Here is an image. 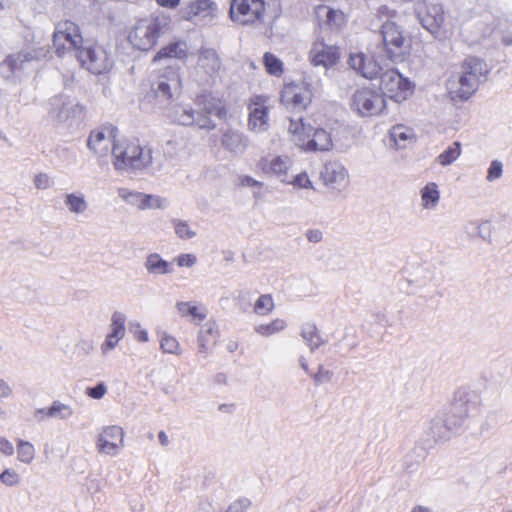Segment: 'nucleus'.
Masks as SVG:
<instances>
[{"instance_id":"obj_1","label":"nucleus","mask_w":512,"mask_h":512,"mask_svg":"<svg viewBox=\"0 0 512 512\" xmlns=\"http://www.w3.org/2000/svg\"><path fill=\"white\" fill-rule=\"evenodd\" d=\"M152 149L138 140H120L112 148V165L119 173L139 172L152 164Z\"/></svg>"},{"instance_id":"obj_2","label":"nucleus","mask_w":512,"mask_h":512,"mask_svg":"<svg viewBox=\"0 0 512 512\" xmlns=\"http://www.w3.org/2000/svg\"><path fill=\"white\" fill-rule=\"evenodd\" d=\"M350 109L360 117H373L386 108L384 95L371 87L357 88L349 101Z\"/></svg>"},{"instance_id":"obj_3","label":"nucleus","mask_w":512,"mask_h":512,"mask_svg":"<svg viewBox=\"0 0 512 512\" xmlns=\"http://www.w3.org/2000/svg\"><path fill=\"white\" fill-rule=\"evenodd\" d=\"M383 50L393 62H403L409 49V40L401 26L394 21H385L380 28Z\"/></svg>"},{"instance_id":"obj_4","label":"nucleus","mask_w":512,"mask_h":512,"mask_svg":"<svg viewBox=\"0 0 512 512\" xmlns=\"http://www.w3.org/2000/svg\"><path fill=\"white\" fill-rule=\"evenodd\" d=\"M165 19L146 18L137 21L129 33V41L134 48L148 51L157 43L160 33L166 26Z\"/></svg>"},{"instance_id":"obj_5","label":"nucleus","mask_w":512,"mask_h":512,"mask_svg":"<svg viewBox=\"0 0 512 512\" xmlns=\"http://www.w3.org/2000/svg\"><path fill=\"white\" fill-rule=\"evenodd\" d=\"M265 3L263 0H232L229 9L230 19L242 26L258 25L263 22Z\"/></svg>"},{"instance_id":"obj_6","label":"nucleus","mask_w":512,"mask_h":512,"mask_svg":"<svg viewBox=\"0 0 512 512\" xmlns=\"http://www.w3.org/2000/svg\"><path fill=\"white\" fill-rule=\"evenodd\" d=\"M85 42L77 24L69 20L57 23L53 35V46L57 55L61 56L70 51L76 54Z\"/></svg>"},{"instance_id":"obj_7","label":"nucleus","mask_w":512,"mask_h":512,"mask_svg":"<svg viewBox=\"0 0 512 512\" xmlns=\"http://www.w3.org/2000/svg\"><path fill=\"white\" fill-rule=\"evenodd\" d=\"M75 56L80 65L93 74H101L112 65L107 51L99 44L89 41L83 44Z\"/></svg>"},{"instance_id":"obj_8","label":"nucleus","mask_w":512,"mask_h":512,"mask_svg":"<svg viewBox=\"0 0 512 512\" xmlns=\"http://www.w3.org/2000/svg\"><path fill=\"white\" fill-rule=\"evenodd\" d=\"M221 66L222 62L216 50L202 47L198 51L193 77L200 85L208 84L218 74Z\"/></svg>"},{"instance_id":"obj_9","label":"nucleus","mask_w":512,"mask_h":512,"mask_svg":"<svg viewBox=\"0 0 512 512\" xmlns=\"http://www.w3.org/2000/svg\"><path fill=\"white\" fill-rule=\"evenodd\" d=\"M380 87L383 95L386 94L396 102L406 100L413 89L411 82L395 69H389L380 74Z\"/></svg>"},{"instance_id":"obj_10","label":"nucleus","mask_w":512,"mask_h":512,"mask_svg":"<svg viewBox=\"0 0 512 512\" xmlns=\"http://www.w3.org/2000/svg\"><path fill=\"white\" fill-rule=\"evenodd\" d=\"M124 430L116 425L102 428L96 438V449L100 454L115 457L124 447Z\"/></svg>"},{"instance_id":"obj_11","label":"nucleus","mask_w":512,"mask_h":512,"mask_svg":"<svg viewBox=\"0 0 512 512\" xmlns=\"http://www.w3.org/2000/svg\"><path fill=\"white\" fill-rule=\"evenodd\" d=\"M271 105L269 98L256 95L250 99L248 106L249 118L248 128L255 133H262L269 129V112Z\"/></svg>"},{"instance_id":"obj_12","label":"nucleus","mask_w":512,"mask_h":512,"mask_svg":"<svg viewBox=\"0 0 512 512\" xmlns=\"http://www.w3.org/2000/svg\"><path fill=\"white\" fill-rule=\"evenodd\" d=\"M180 87L179 68L173 66H167L166 70L153 83V91L161 104L168 102L174 93L180 90Z\"/></svg>"},{"instance_id":"obj_13","label":"nucleus","mask_w":512,"mask_h":512,"mask_svg":"<svg viewBox=\"0 0 512 512\" xmlns=\"http://www.w3.org/2000/svg\"><path fill=\"white\" fill-rule=\"evenodd\" d=\"M281 103L294 111H303L311 103L312 91L308 85L287 84L283 87L280 97Z\"/></svg>"},{"instance_id":"obj_14","label":"nucleus","mask_w":512,"mask_h":512,"mask_svg":"<svg viewBox=\"0 0 512 512\" xmlns=\"http://www.w3.org/2000/svg\"><path fill=\"white\" fill-rule=\"evenodd\" d=\"M116 129L113 126H104L90 132L87 139L88 149L98 158L112 154V148L117 141Z\"/></svg>"},{"instance_id":"obj_15","label":"nucleus","mask_w":512,"mask_h":512,"mask_svg":"<svg viewBox=\"0 0 512 512\" xmlns=\"http://www.w3.org/2000/svg\"><path fill=\"white\" fill-rule=\"evenodd\" d=\"M320 178L325 187L342 191L349 184V175L345 166L339 161H328L323 165Z\"/></svg>"},{"instance_id":"obj_16","label":"nucleus","mask_w":512,"mask_h":512,"mask_svg":"<svg viewBox=\"0 0 512 512\" xmlns=\"http://www.w3.org/2000/svg\"><path fill=\"white\" fill-rule=\"evenodd\" d=\"M170 117L180 125H196L201 129H213L216 125L206 115H202L199 110L193 109L189 105H177L173 108Z\"/></svg>"},{"instance_id":"obj_17","label":"nucleus","mask_w":512,"mask_h":512,"mask_svg":"<svg viewBox=\"0 0 512 512\" xmlns=\"http://www.w3.org/2000/svg\"><path fill=\"white\" fill-rule=\"evenodd\" d=\"M183 17L188 21L211 23L217 16L218 6L212 0H193L182 9Z\"/></svg>"},{"instance_id":"obj_18","label":"nucleus","mask_w":512,"mask_h":512,"mask_svg":"<svg viewBox=\"0 0 512 512\" xmlns=\"http://www.w3.org/2000/svg\"><path fill=\"white\" fill-rule=\"evenodd\" d=\"M478 86L474 78H470L462 70L447 81L448 93L452 100H467L476 92Z\"/></svg>"},{"instance_id":"obj_19","label":"nucleus","mask_w":512,"mask_h":512,"mask_svg":"<svg viewBox=\"0 0 512 512\" xmlns=\"http://www.w3.org/2000/svg\"><path fill=\"white\" fill-rule=\"evenodd\" d=\"M309 58L314 66L329 68L338 62L340 53L336 46L328 45L322 40H317L312 44Z\"/></svg>"},{"instance_id":"obj_20","label":"nucleus","mask_w":512,"mask_h":512,"mask_svg":"<svg viewBox=\"0 0 512 512\" xmlns=\"http://www.w3.org/2000/svg\"><path fill=\"white\" fill-rule=\"evenodd\" d=\"M480 403L481 398L476 391L460 388L455 394L452 407L470 418L478 410Z\"/></svg>"},{"instance_id":"obj_21","label":"nucleus","mask_w":512,"mask_h":512,"mask_svg":"<svg viewBox=\"0 0 512 512\" xmlns=\"http://www.w3.org/2000/svg\"><path fill=\"white\" fill-rule=\"evenodd\" d=\"M287 131L290 135L291 141L301 150L305 152L306 144L313 127L310 124H305L301 117L290 118L287 126Z\"/></svg>"},{"instance_id":"obj_22","label":"nucleus","mask_w":512,"mask_h":512,"mask_svg":"<svg viewBox=\"0 0 512 512\" xmlns=\"http://www.w3.org/2000/svg\"><path fill=\"white\" fill-rule=\"evenodd\" d=\"M220 143L223 148L234 155L242 154L247 148L246 137L234 129L223 130Z\"/></svg>"},{"instance_id":"obj_23","label":"nucleus","mask_w":512,"mask_h":512,"mask_svg":"<svg viewBox=\"0 0 512 512\" xmlns=\"http://www.w3.org/2000/svg\"><path fill=\"white\" fill-rule=\"evenodd\" d=\"M63 204L67 212L74 216H85L89 211V201L80 191L65 193Z\"/></svg>"},{"instance_id":"obj_24","label":"nucleus","mask_w":512,"mask_h":512,"mask_svg":"<svg viewBox=\"0 0 512 512\" xmlns=\"http://www.w3.org/2000/svg\"><path fill=\"white\" fill-rule=\"evenodd\" d=\"M333 141L330 133L323 128L314 129L306 144L305 152H327L332 150Z\"/></svg>"},{"instance_id":"obj_25","label":"nucleus","mask_w":512,"mask_h":512,"mask_svg":"<svg viewBox=\"0 0 512 512\" xmlns=\"http://www.w3.org/2000/svg\"><path fill=\"white\" fill-rule=\"evenodd\" d=\"M143 266L148 274L153 276H163L174 272L172 263L164 260L158 253L148 254Z\"/></svg>"},{"instance_id":"obj_26","label":"nucleus","mask_w":512,"mask_h":512,"mask_svg":"<svg viewBox=\"0 0 512 512\" xmlns=\"http://www.w3.org/2000/svg\"><path fill=\"white\" fill-rule=\"evenodd\" d=\"M293 161L289 156H276L266 161L263 170L280 178L282 182H287L288 171L292 167Z\"/></svg>"},{"instance_id":"obj_27","label":"nucleus","mask_w":512,"mask_h":512,"mask_svg":"<svg viewBox=\"0 0 512 512\" xmlns=\"http://www.w3.org/2000/svg\"><path fill=\"white\" fill-rule=\"evenodd\" d=\"M422 26L431 33H436L444 21L443 9L440 5H431L425 13L419 14Z\"/></svg>"},{"instance_id":"obj_28","label":"nucleus","mask_w":512,"mask_h":512,"mask_svg":"<svg viewBox=\"0 0 512 512\" xmlns=\"http://www.w3.org/2000/svg\"><path fill=\"white\" fill-rule=\"evenodd\" d=\"M217 336V325L211 321L206 322L197 336L198 352L206 357L210 346L215 343Z\"/></svg>"},{"instance_id":"obj_29","label":"nucleus","mask_w":512,"mask_h":512,"mask_svg":"<svg viewBox=\"0 0 512 512\" xmlns=\"http://www.w3.org/2000/svg\"><path fill=\"white\" fill-rule=\"evenodd\" d=\"M390 141L397 149H404L414 142L415 134L412 128L398 124L391 127L389 131Z\"/></svg>"},{"instance_id":"obj_30","label":"nucleus","mask_w":512,"mask_h":512,"mask_svg":"<svg viewBox=\"0 0 512 512\" xmlns=\"http://www.w3.org/2000/svg\"><path fill=\"white\" fill-rule=\"evenodd\" d=\"M461 69L470 78H474L478 85L481 81L485 80L488 73L486 63L477 57H467L462 63Z\"/></svg>"},{"instance_id":"obj_31","label":"nucleus","mask_w":512,"mask_h":512,"mask_svg":"<svg viewBox=\"0 0 512 512\" xmlns=\"http://www.w3.org/2000/svg\"><path fill=\"white\" fill-rule=\"evenodd\" d=\"M188 46L184 41H177L170 43L161 48L154 56V62H159L165 59H184L187 55Z\"/></svg>"},{"instance_id":"obj_32","label":"nucleus","mask_w":512,"mask_h":512,"mask_svg":"<svg viewBox=\"0 0 512 512\" xmlns=\"http://www.w3.org/2000/svg\"><path fill=\"white\" fill-rule=\"evenodd\" d=\"M420 206L423 210H435L440 202L439 187L435 182H429L420 189Z\"/></svg>"},{"instance_id":"obj_33","label":"nucleus","mask_w":512,"mask_h":512,"mask_svg":"<svg viewBox=\"0 0 512 512\" xmlns=\"http://www.w3.org/2000/svg\"><path fill=\"white\" fill-rule=\"evenodd\" d=\"M301 337L311 351L318 349L325 343L314 323H304L301 327Z\"/></svg>"},{"instance_id":"obj_34","label":"nucleus","mask_w":512,"mask_h":512,"mask_svg":"<svg viewBox=\"0 0 512 512\" xmlns=\"http://www.w3.org/2000/svg\"><path fill=\"white\" fill-rule=\"evenodd\" d=\"M176 309L181 317H191L192 320L199 322L206 318L204 307L193 302L179 301L176 303Z\"/></svg>"},{"instance_id":"obj_35","label":"nucleus","mask_w":512,"mask_h":512,"mask_svg":"<svg viewBox=\"0 0 512 512\" xmlns=\"http://www.w3.org/2000/svg\"><path fill=\"white\" fill-rule=\"evenodd\" d=\"M34 59L35 55L32 51H20L9 55L6 58L5 63L11 71L15 72L24 69L26 64L30 63Z\"/></svg>"},{"instance_id":"obj_36","label":"nucleus","mask_w":512,"mask_h":512,"mask_svg":"<svg viewBox=\"0 0 512 512\" xmlns=\"http://www.w3.org/2000/svg\"><path fill=\"white\" fill-rule=\"evenodd\" d=\"M17 460L25 465H30L36 456L34 445L26 440L18 439L16 445Z\"/></svg>"},{"instance_id":"obj_37","label":"nucleus","mask_w":512,"mask_h":512,"mask_svg":"<svg viewBox=\"0 0 512 512\" xmlns=\"http://www.w3.org/2000/svg\"><path fill=\"white\" fill-rule=\"evenodd\" d=\"M160 349L165 354H171L180 356L183 353V349L176 337L166 332L160 334Z\"/></svg>"},{"instance_id":"obj_38","label":"nucleus","mask_w":512,"mask_h":512,"mask_svg":"<svg viewBox=\"0 0 512 512\" xmlns=\"http://www.w3.org/2000/svg\"><path fill=\"white\" fill-rule=\"evenodd\" d=\"M468 418L469 417L467 415L458 412L454 407L451 406L450 412L444 420L452 435H456L463 430L465 422Z\"/></svg>"},{"instance_id":"obj_39","label":"nucleus","mask_w":512,"mask_h":512,"mask_svg":"<svg viewBox=\"0 0 512 512\" xmlns=\"http://www.w3.org/2000/svg\"><path fill=\"white\" fill-rule=\"evenodd\" d=\"M430 433L435 440L446 441L453 435L448 429L445 420L441 417L434 418L430 424Z\"/></svg>"},{"instance_id":"obj_40","label":"nucleus","mask_w":512,"mask_h":512,"mask_svg":"<svg viewBox=\"0 0 512 512\" xmlns=\"http://www.w3.org/2000/svg\"><path fill=\"white\" fill-rule=\"evenodd\" d=\"M199 111L202 112V115H206L209 118L211 116L221 118L223 115H225V107L222 101L213 97L206 98L203 104V108Z\"/></svg>"},{"instance_id":"obj_41","label":"nucleus","mask_w":512,"mask_h":512,"mask_svg":"<svg viewBox=\"0 0 512 512\" xmlns=\"http://www.w3.org/2000/svg\"><path fill=\"white\" fill-rule=\"evenodd\" d=\"M286 321L283 319H275L268 324H261L255 326L254 330L257 334L263 337H270L283 331L286 328Z\"/></svg>"},{"instance_id":"obj_42","label":"nucleus","mask_w":512,"mask_h":512,"mask_svg":"<svg viewBox=\"0 0 512 512\" xmlns=\"http://www.w3.org/2000/svg\"><path fill=\"white\" fill-rule=\"evenodd\" d=\"M74 414L73 408L66 403L55 400L51 404V419L65 421L70 419Z\"/></svg>"},{"instance_id":"obj_43","label":"nucleus","mask_w":512,"mask_h":512,"mask_svg":"<svg viewBox=\"0 0 512 512\" xmlns=\"http://www.w3.org/2000/svg\"><path fill=\"white\" fill-rule=\"evenodd\" d=\"M460 155L461 143L456 141L437 157V162L441 166H448L455 162L460 157Z\"/></svg>"},{"instance_id":"obj_44","label":"nucleus","mask_w":512,"mask_h":512,"mask_svg":"<svg viewBox=\"0 0 512 512\" xmlns=\"http://www.w3.org/2000/svg\"><path fill=\"white\" fill-rule=\"evenodd\" d=\"M126 316L123 312L115 311L111 316L110 331L108 334L124 338L126 334Z\"/></svg>"},{"instance_id":"obj_45","label":"nucleus","mask_w":512,"mask_h":512,"mask_svg":"<svg viewBox=\"0 0 512 512\" xmlns=\"http://www.w3.org/2000/svg\"><path fill=\"white\" fill-rule=\"evenodd\" d=\"M21 482V474L13 467H6L0 473V483L7 488L18 487Z\"/></svg>"},{"instance_id":"obj_46","label":"nucleus","mask_w":512,"mask_h":512,"mask_svg":"<svg viewBox=\"0 0 512 512\" xmlns=\"http://www.w3.org/2000/svg\"><path fill=\"white\" fill-rule=\"evenodd\" d=\"M117 194L122 200H124L129 205L135 206L138 209L142 210L144 193L132 191L127 188H119L117 190Z\"/></svg>"},{"instance_id":"obj_47","label":"nucleus","mask_w":512,"mask_h":512,"mask_svg":"<svg viewBox=\"0 0 512 512\" xmlns=\"http://www.w3.org/2000/svg\"><path fill=\"white\" fill-rule=\"evenodd\" d=\"M168 205H169V201L167 198H164V197H161L158 195L144 193L142 210L166 209L168 207Z\"/></svg>"},{"instance_id":"obj_48","label":"nucleus","mask_w":512,"mask_h":512,"mask_svg":"<svg viewBox=\"0 0 512 512\" xmlns=\"http://www.w3.org/2000/svg\"><path fill=\"white\" fill-rule=\"evenodd\" d=\"M274 308L273 298L269 294L261 295L254 304V313L257 315H268Z\"/></svg>"},{"instance_id":"obj_49","label":"nucleus","mask_w":512,"mask_h":512,"mask_svg":"<svg viewBox=\"0 0 512 512\" xmlns=\"http://www.w3.org/2000/svg\"><path fill=\"white\" fill-rule=\"evenodd\" d=\"M172 225L177 237L183 240H190L195 237L196 232L190 227L187 221L174 219Z\"/></svg>"},{"instance_id":"obj_50","label":"nucleus","mask_w":512,"mask_h":512,"mask_svg":"<svg viewBox=\"0 0 512 512\" xmlns=\"http://www.w3.org/2000/svg\"><path fill=\"white\" fill-rule=\"evenodd\" d=\"M267 72L274 76H280L283 72L282 61L271 53H265L263 57Z\"/></svg>"},{"instance_id":"obj_51","label":"nucleus","mask_w":512,"mask_h":512,"mask_svg":"<svg viewBox=\"0 0 512 512\" xmlns=\"http://www.w3.org/2000/svg\"><path fill=\"white\" fill-rule=\"evenodd\" d=\"M380 69V66L375 60L367 58L358 73L364 78L373 79L379 74Z\"/></svg>"},{"instance_id":"obj_52","label":"nucleus","mask_w":512,"mask_h":512,"mask_svg":"<svg viewBox=\"0 0 512 512\" xmlns=\"http://www.w3.org/2000/svg\"><path fill=\"white\" fill-rule=\"evenodd\" d=\"M503 163L499 160H493L487 171V181L493 182L502 177Z\"/></svg>"},{"instance_id":"obj_53","label":"nucleus","mask_w":512,"mask_h":512,"mask_svg":"<svg viewBox=\"0 0 512 512\" xmlns=\"http://www.w3.org/2000/svg\"><path fill=\"white\" fill-rule=\"evenodd\" d=\"M286 183L292 184L294 187L299 189H313L312 182L305 172L299 173L298 175L293 177L292 180L287 179Z\"/></svg>"},{"instance_id":"obj_54","label":"nucleus","mask_w":512,"mask_h":512,"mask_svg":"<svg viewBox=\"0 0 512 512\" xmlns=\"http://www.w3.org/2000/svg\"><path fill=\"white\" fill-rule=\"evenodd\" d=\"M33 184L39 190H46L53 185V181L48 174L38 173L34 176Z\"/></svg>"},{"instance_id":"obj_55","label":"nucleus","mask_w":512,"mask_h":512,"mask_svg":"<svg viewBox=\"0 0 512 512\" xmlns=\"http://www.w3.org/2000/svg\"><path fill=\"white\" fill-rule=\"evenodd\" d=\"M130 331L138 342L149 341L148 331L144 329L140 323H131Z\"/></svg>"},{"instance_id":"obj_56","label":"nucleus","mask_w":512,"mask_h":512,"mask_svg":"<svg viewBox=\"0 0 512 512\" xmlns=\"http://www.w3.org/2000/svg\"><path fill=\"white\" fill-rule=\"evenodd\" d=\"M174 260L177 266L186 268H191L197 263V257L191 253L180 254Z\"/></svg>"},{"instance_id":"obj_57","label":"nucleus","mask_w":512,"mask_h":512,"mask_svg":"<svg viewBox=\"0 0 512 512\" xmlns=\"http://www.w3.org/2000/svg\"><path fill=\"white\" fill-rule=\"evenodd\" d=\"M251 502L247 498H241L232 502L225 512H246Z\"/></svg>"},{"instance_id":"obj_58","label":"nucleus","mask_w":512,"mask_h":512,"mask_svg":"<svg viewBox=\"0 0 512 512\" xmlns=\"http://www.w3.org/2000/svg\"><path fill=\"white\" fill-rule=\"evenodd\" d=\"M329 14H331V8L326 5H318L315 8V15L320 26H327Z\"/></svg>"},{"instance_id":"obj_59","label":"nucleus","mask_w":512,"mask_h":512,"mask_svg":"<svg viewBox=\"0 0 512 512\" xmlns=\"http://www.w3.org/2000/svg\"><path fill=\"white\" fill-rule=\"evenodd\" d=\"M123 338L107 334L104 342L101 345V351L104 355L113 350Z\"/></svg>"},{"instance_id":"obj_60","label":"nucleus","mask_w":512,"mask_h":512,"mask_svg":"<svg viewBox=\"0 0 512 512\" xmlns=\"http://www.w3.org/2000/svg\"><path fill=\"white\" fill-rule=\"evenodd\" d=\"M107 393V387L104 383H98L95 387H88L86 394L93 399H102Z\"/></svg>"},{"instance_id":"obj_61","label":"nucleus","mask_w":512,"mask_h":512,"mask_svg":"<svg viewBox=\"0 0 512 512\" xmlns=\"http://www.w3.org/2000/svg\"><path fill=\"white\" fill-rule=\"evenodd\" d=\"M367 58L368 57H366L362 53L350 54L348 61L349 66L358 73L363 64L365 63V61L367 60Z\"/></svg>"},{"instance_id":"obj_62","label":"nucleus","mask_w":512,"mask_h":512,"mask_svg":"<svg viewBox=\"0 0 512 512\" xmlns=\"http://www.w3.org/2000/svg\"><path fill=\"white\" fill-rule=\"evenodd\" d=\"M50 113L56 117L61 118L62 117V110L65 106V103L62 101L61 97H54L50 100Z\"/></svg>"},{"instance_id":"obj_63","label":"nucleus","mask_w":512,"mask_h":512,"mask_svg":"<svg viewBox=\"0 0 512 512\" xmlns=\"http://www.w3.org/2000/svg\"><path fill=\"white\" fill-rule=\"evenodd\" d=\"M344 22V14L340 10L331 8L327 26L337 28Z\"/></svg>"},{"instance_id":"obj_64","label":"nucleus","mask_w":512,"mask_h":512,"mask_svg":"<svg viewBox=\"0 0 512 512\" xmlns=\"http://www.w3.org/2000/svg\"><path fill=\"white\" fill-rule=\"evenodd\" d=\"M13 444L4 436L0 435V453L6 457H10L14 454Z\"/></svg>"}]
</instances>
